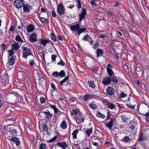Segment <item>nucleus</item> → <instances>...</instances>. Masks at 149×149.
<instances>
[{"label": "nucleus", "instance_id": "18", "mask_svg": "<svg viewBox=\"0 0 149 149\" xmlns=\"http://www.w3.org/2000/svg\"><path fill=\"white\" fill-rule=\"evenodd\" d=\"M15 59L11 56L10 59H8V62L9 65H13L15 63Z\"/></svg>", "mask_w": 149, "mask_h": 149}, {"label": "nucleus", "instance_id": "59", "mask_svg": "<svg viewBox=\"0 0 149 149\" xmlns=\"http://www.w3.org/2000/svg\"><path fill=\"white\" fill-rule=\"evenodd\" d=\"M99 37L101 38H104L105 37V36L102 34H100Z\"/></svg>", "mask_w": 149, "mask_h": 149}, {"label": "nucleus", "instance_id": "46", "mask_svg": "<svg viewBox=\"0 0 149 149\" xmlns=\"http://www.w3.org/2000/svg\"><path fill=\"white\" fill-rule=\"evenodd\" d=\"M56 56L55 55H52L51 56L52 59V61L54 62L55 61Z\"/></svg>", "mask_w": 149, "mask_h": 149}, {"label": "nucleus", "instance_id": "57", "mask_svg": "<svg viewBox=\"0 0 149 149\" xmlns=\"http://www.w3.org/2000/svg\"><path fill=\"white\" fill-rule=\"evenodd\" d=\"M119 2L118 1H117V2H116L115 3L114 5V7L118 6H119Z\"/></svg>", "mask_w": 149, "mask_h": 149}, {"label": "nucleus", "instance_id": "63", "mask_svg": "<svg viewBox=\"0 0 149 149\" xmlns=\"http://www.w3.org/2000/svg\"><path fill=\"white\" fill-rule=\"evenodd\" d=\"M99 46V44L98 42H96L94 45V47H96Z\"/></svg>", "mask_w": 149, "mask_h": 149}, {"label": "nucleus", "instance_id": "32", "mask_svg": "<svg viewBox=\"0 0 149 149\" xmlns=\"http://www.w3.org/2000/svg\"><path fill=\"white\" fill-rule=\"evenodd\" d=\"M15 39L17 41L19 42H22L23 41V40L21 37L19 35L16 36Z\"/></svg>", "mask_w": 149, "mask_h": 149}, {"label": "nucleus", "instance_id": "37", "mask_svg": "<svg viewBox=\"0 0 149 149\" xmlns=\"http://www.w3.org/2000/svg\"><path fill=\"white\" fill-rule=\"evenodd\" d=\"M88 83L89 84L90 87H92V88H94L95 87V85L94 84V82L93 81H89Z\"/></svg>", "mask_w": 149, "mask_h": 149}, {"label": "nucleus", "instance_id": "29", "mask_svg": "<svg viewBox=\"0 0 149 149\" xmlns=\"http://www.w3.org/2000/svg\"><path fill=\"white\" fill-rule=\"evenodd\" d=\"M130 140V139L128 136H125L122 140V141L125 142H128Z\"/></svg>", "mask_w": 149, "mask_h": 149}, {"label": "nucleus", "instance_id": "14", "mask_svg": "<svg viewBox=\"0 0 149 149\" xmlns=\"http://www.w3.org/2000/svg\"><path fill=\"white\" fill-rule=\"evenodd\" d=\"M83 40H85V41H89L91 43L93 42V41L91 39V37L88 35H86L84 36L83 38Z\"/></svg>", "mask_w": 149, "mask_h": 149}, {"label": "nucleus", "instance_id": "49", "mask_svg": "<svg viewBox=\"0 0 149 149\" xmlns=\"http://www.w3.org/2000/svg\"><path fill=\"white\" fill-rule=\"evenodd\" d=\"M112 68V67L111 64H108L107 68V70H111Z\"/></svg>", "mask_w": 149, "mask_h": 149}, {"label": "nucleus", "instance_id": "38", "mask_svg": "<svg viewBox=\"0 0 149 149\" xmlns=\"http://www.w3.org/2000/svg\"><path fill=\"white\" fill-rule=\"evenodd\" d=\"M75 2L77 3V7L78 9H79L81 7V4L80 1L79 0H75Z\"/></svg>", "mask_w": 149, "mask_h": 149}, {"label": "nucleus", "instance_id": "33", "mask_svg": "<svg viewBox=\"0 0 149 149\" xmlns=\"http://www.w3.org/2000/svg\"><path fill=\"white\" fill-rule=\"evenodd\" d=\"M50 37L51 39L54 42H56V39L55 37V36L53 34V33H50Z\"/></svg>", "mask_w": 149, "mask_h": 149}, {"label": "nucleus", "instance_id": "12", "mask_svg": "<svg viewBox=\"0 0 149 149\" xmlns=\"http://www.w3.org/2000/svg\"><path fill=\"white\" fill-rule=\"evenodd\" d=\"M36 35L34 33L31 35L30 36V40L31 42H33L37 40L36 39Z\"/></svg>", "mask_w": 149, "mask_h": 149}, {"label": "nucleus", "instance_id": "31", "mask_svg": "<svg viewBox=\"0 0 149 149\" xmlns=\"http://www.w3.org/2000/svg\"><path fill=\"white\" fill-rule=\"evenodd\" d=\"M68 78L69 76H67V77L65 78L63 80H62L61 81H60V83L61 85H63V83H65L66 81H67L68 79Z\"/></svg>", "mask_w": 149, "mask_h": 149}, {"label": "nucleus", "instance_id": "8", "mask_svg": "<svg viewBox=\"0 0 149 149\" xmlns=\"http://www.w3.org/2000/svg\"><path fill=\"white\" fill-rule=\"evenodd\" d=\"M80 28V26L79 24H77L76 25L72 26L70 27V29L72 31H76L78 32Z\"/></svg>", "mask_w": 149, "mask_h": 149}, {"label": "nucleus", "instance_id": "30", "mask_svg": "<svg viewBox=\"0 0 149 149\" xmlns=\"http://www.w3.org/2000/svg\"><path fill=\"white\" fill-rule=\"evenodd\" d=\"M86 28H80V29L77 32V34L79 35L82 32H84L86 31Z\"/></svg>", "mask_w": 149, "mask_h": 149}, {"label": "nucleus", "instance_id": "43", "mask_svg": "<svg viewBox=\"0 0 149 149\" xmlns=\"http://www.w3.org/2000/svg\"><path fill=\"white\" fill-rule=\"evenodd\" d=\"M13 51V49L10 50L9 51L8 55L9 56H13V55L14 54Z\"/></svg>", "mask_w": 149, "mask_h": 149}, {"label": "nucleus", "instance_id": "20", "mask_svg": "<svg viewBox=\"0 0 149 149\" xmlns=\"http://www.w3.org/2000/svg\"><path fill=\"white\" fill-rule=\"evenodd\" d=\"M61 127L63 129H65L67 127V125L66 124L65 120L62 121L61 124Z\"/></svg>", "mask_w": 149, "mask_h": 149}, {"label": "nucleus", "instance_id": "15", "mask_svg": "<svg viewBox=\"0 0 149 149\" xmlns=\"http://www.w3.org/2000/svg\"><path fill=\"white\" fill-rule=\"evenodd\" d=\"M57 145L60 146L63 149H65L68 146V145L65 142H58L57 143Z\"/></svg>", "mask_w": 149, "mask_h": 149}, {"label": "nucleus", "instance_id": "50", "mask_svg": "<svg viewBox=\"0 0 149 149\" xmlns=\"http://www.w3.org/2000/svg\"><path fill=\"white\" fill-rule=\"evenodd\" d=\"M57 64L61 65L62 66H63L64 65V63L61 60V61L57 63Z\"/></svg>", "mask_w": 149, "mask_h": 149}, {"label": "nucleus", "instance_id": "2", "mask_svg": "<svg viewBox=\"0 0 149 149\" xmlns=\"http://www.w3.org/2000/svg\"><path fill=\"white\" fill-rule=\"evenodd\" d=\"M65 8L62 4L60 3L58 5L57 12L59 15H61L65 13Z\"/></svg>", "mask_w": 149, "mask_h": 149}, {"label": "nucleus", "instance_id": "58", "mask_svg": "<svg viewBox=\"0 0 149 149\" xmlns=\"http://www.w3.org/2000/svg\"><path fill=\"white\" fill-rule=\"evenodd\" d=\"M51 86L54 89H56L55 84L52 83L51 84Z\"/></svg>", "mask_w": 149, "mask_h": 149}, {"label": "nucleus", "instance_id": "1", "mask_svg": "<svg viewBox=\"0 0 149 149\" xmlns=\"http://www.w3.org/2000/svg\"><path fill=\"white\" fill-rule=\"evenodd\" d=\"M23 50L22 56L24 58H26L27 56L31 54V53L29 49L24 46H23L22 47Z\"/></svg>", "mask_w": 149, "mask_h": 149}, {"label": "nucleus", "instance_id": "10", "mask_svg": "<svg viewBox=\"0 0 149 149\" xmlns=\"http://www.w3.org/2000/svg\"><path fill=\"white\" fill-rule=\"evenodd\" d=\"M10 140L13 141V143H15L17 146L19 145L20 144L19 139L17 137H12Z\"/></svg>", "mask_w": 149, "mask_h": 149}, {"label": "nucleus", "instance_id": "48", "mask_svg": "<svg viewBox=\"0 0 149 149\" xmlns=\"http://www.w3.org/2000/svg\"><path fill=\"white\" fill-rule=\"evenodd\" d=\"M57 137L56 136H55L53 138L51 139L49 141V142H52L54 141H55Z\"/></svg>", "mask_w": 149, "mask_h": 149}, {"label": "nucleus", "instance_id": "13", "mask_svg": "<svg viewBox=\"0 0 149 149\" xmlns=\"http://www.w3.org/2000/svg\"><path fill=\"white\" fill-rule=\"evenodd\" d=\"M19 47V43L18 42L15 43L12 45V49L13 50L16 51L18 49Z\"/></svg>", "mask_w": 149, "mask_h": 149}, {"label": "nucleus", "instance_id": "40", "mask_svg": "<svg viewBox=\"0 0 149 149\" xmlns=\"http://www.w3.org/2000/svg\"><path fill=\"white\" fill-rule=\"evenodd\" d=\"M107 72L110 77H111L114 74V72L111 70H107Z\"/></svg>", "mask_w": 149, "mask_h": 149}, {"label": "nucleus", "instance_id": "45", "mask_svg": "<svg viewBox=\"0 0 149 149\" xmlns=\"http://www.w3.org/2000/svg\"><path fill=\"white\" fill-rule=\"evenodd\" d=\"M89 97V95H85L84 97V100L86 101H87Z\"/></svg>", "mask_w": 149, "mask_h": 149}, {"label": "nucleus", "instance_id": "26", "mask_svg": "<svg viewBox=\"0 0 149 149\" xmlns=\"http://www.w3.org/2000/svg\"><path fill=\"white\" fill-rule=\"evenodd\" d=\"M42 132H47V131L48 127L46 124H44L42 127Z\"/></svg>", "mask_w": 149, "mask_h": 149}, {"label": "nucleus", "instance_id": "23", "mask_svg": "<svg viewBox=\"0 0 149 149\" xmlns=\"http://www.w3.org/2000/svg\"><path fill=\"white\" fill-rule=\"evenodd\" d=\"M89 106L91 108L93 109H95L97 107V106L94 102H92L90 104H89Z\"/></svg>", "mask_w": 149, "mask_h": 149}, {"label": "nucleus", "instance_id": "41", "mask_svg": "<svg viewBox=\"0 0 149 149\" xmlns=\"http://www.w3.org/2000/svg\"><path fill=\"white\" fill-rule=\"evenodd\" d=\"M46 118L47 119H49L52 118V114L50 113L49 112L46 115Z\"/></svg>", "mask_w": 149, "mask_h": 149}, {"label": "nucleus", "instance_id": "44", "mask_svg": "<svg viewBox=\"0 0 149 149\" xmlns=\"http://www.w3.org/2000/svg\"><path fill=\"white\" fill-rule=\"evenodd\" d=\"M127 96V95L125 93L123 92H122L120 93V97L121 98H123Z\"/></svg>", "mask_w": 149, "mask_h": 149}, {"label": "nucleus", "instance_id": "24", "mask_svg": "<svg viewBox=\"0 0 149 149\" xmlns=\"http://www.w3.org/2000/svg\"><path fill=\"white\" fill-rule=\"evenodd\" d=\"M11 135H15L17 134V130L11 128L10 129Z\"/></svg>", "mask_w": 149, "mask_h": 149}, {"label": "nucleus", "instance_id": "19", "mask_svg": "<svg viewBox=\"0 0 149 149\" xmlns=\"http://www.w3.org/2000/svg\"><path fill=\"white\" fill-rule=\"evenodd\" d=\"M5 136L7 139L10 140V139L13 136V135H11L10 131H7V132L5 134Z\"/></svg>", "mask_w": 149, "mask_h": 149}, {"label": "nucleus", "instance_id": "22", "mask_svg": "<svg viewBox=\"0 0 149 149\" xmlns=\"http://www.w3.org/2000/svg\"><path fill=\"white\" fill-rule=\"evenodd\" d=\"M49 42V41L45 39H42L40 41V43L44 46H45L47 43Z\"/></svg>", "mask_w": 149, "mask_h": 149}, {"label": "nucleus", "instance_id": "7", "mask_svg": "<svg viewBox=\"0 0 149 149\" xmlns=\"http://www.w3.org/2000/svg\"><path fill=\"white\" fill-rule=\"evenodd\" d=\"M86 14V9L85 8L82 9L81 10V13L79 15V21H81L85 17Z\"/></svg>", "mask_w": 149, "mask_h": 149}, {"label": "nucleus", "instance_id": "16", "mask_svg": "<svg viewBox=\"0 0 149 149\" xmlns=\"http://www.w3.org/2000/svg\"><path fill=\"white\" fill-rule=\"evenodd\" d=\"M97 53V58H98L99 57L102 56L103 54V51L101 49L99 48L97 49V50L96 51Z\"/></svg>", "mask_w": 149, "mask_h": 149}, {"label": "nucleus", "instance_id": "28", "mask_svg": "<svg viewBox=\"0 0 149 149\" xmlns=\"http://www.w3.org/2000/svg\"><path fill=\"white\" fill-rule=\"evenodd\" d=\"M96 116H97L98 117H100L103 119L105 117V115L102 114L99 111H98L97 112Z\"/></svg>", "mask_w": 149, "mask_h": 149}, {"label": "nucleus", "instance_id": "3", "mask_svg": "<svg viewBox=\"0 0 149 149\" xmlns=\"http://www.w3.org/2000/svg\"><path fill=\"white\" fill-rule=\"evenodd\" d=\"M14 6L17 8H21L23 6L22 0H15L13 2Z\"/></svg>", "mask_w": 149, "mask_h": 149}, {"label": "nucleus", "instance_id": "4", "mask_svg": "<svg viewBox=\"0 0 149 149\" xmlns=\"http://www.w3.org/2000/svg\"><path fill=\"white\" fill-rule=\"evenodd\" d=\"M23 11L26 13H28L30 10L32 8V7L29 4L27 3L23 5Z\"/></svg>", "mask_w": 149, "mask_h": 149}, {"label": "nucleus", "instance_id": "34", "mask_svg": "<svg viewBox=\"0 0 149 149\" xmlns=\"http://www.w3.org/2000/svg\"><path fill=\"white\" fill-rule=\"evenodd\" d=\"M143 133L142 132L141 133V135L140 136L139 138V140L140 141H142L144 140H145L146 138V137H144L143 136Z\"/></svg>", "mask_w": 149, "mask_h": 149}, {"label": "nucleus", "instance_id": "25", "mask_svg": "<svg viewBox=\"0 0 149 149\" xmlns=\"http://www.w3.org/2000/svg\"><path fill=\"white\" fill-rule=\"evenodd\" d=\"M79 132V130L78 129H76L74 131H73V133H72V135L73 136V137L74 139H76L77 138V134L78 132Z\"/></svg>", "mask_w": 149, "mask_h": 149}, {"label": "nucleus", "instance_id": "64", "mask_svg": "<svg viewBox=\"0 0 149 149\" xmlns=\"http://www.w3.org/2000/svg\"><path fill=\"white\" fill-rule=\"evenodd\" d=\"M58 39L59 40H62V38L61 36H58Z\"/></svg>", "mask_w": 149, "mask_h": 149}, {"label": "nucleus", "instance_id": "62", "mask_svg": "<svg viewBox=\"0 0 149 149\" xmlns=\"http://www.w3.org/2000/svg\"><path fill=\"white\" fill-rule=\"evenodd\" d=\"M93 144L96 146H99L98 143L97 142H94L93 143Z\"/></svg>", "mask_w": 149, "mask_h": 149}, {"label": "nucleus", "instance_id": "56", "mask_svg": "<svg viewBox=\"0 0 149 149\" xmlns=\"http://www.w3.org/2000/svg\"><path fill=\"white\" fill-rule=\"evenodd\" d=\"M52 14L53 17H55L56 16V14L54 11H52Z\"/></svg>", "mask_w": 149, "mask_h": 149}, {"label": "nucleus", "instance_id": "27", "mask_svg": "<svg viewBox=\"0 0 149 149\" xmlns=\"http://www.w3.org/2000/svg\"><path fill=\"white\" fill-rule=\"evenodd\" d=\"M86 132L88 136H90V134H92V128H91L89 129L86 130Z\"/></svg>", "mask_w": 149, "mask_h": 149}, {"label": "nucleus", "instance_id": "60", "mask_svg": "<svg viewBox=\"0 0 149 149\" xmlns=\"http://www.w3.org/2000/svg\"><path fill=\"white\" fill-rule=\"evenodd\" d=\"M128 107L132 109H134L135 108V106H131V105H129Z\"/></svg>", "mask_w": 149, "mask_h": 149}, {"label": "nucleus", "instance_id": "6", "mask_svg": "<svg viewBox=\"0 0 149 149\" xmlns=\"http://www.w3.org/2000/svg\"><path fill=\"white\" fill-rule=\"evenodd\" d=\"M107 93L110 95H113L114 93V90L113 88L111 87L107 88L106 89Z\"/></svg>", "mask_w": 149, "mask_h": 149}, {"label": "nucleus", "instance_id": "39", "mask_svg": "<svg viewBox=\"0 0 149 149\" xmlns=\"http://www.w3.org/2000/svg\"><path fill=\"white\" fill-rule=\"evenodd\" d=\"M46 148V146L45 144L41 143L40 145L39 149H45Z\"/></svg>", "mask_w": 149, "mask_h": 149}, {"label": "nucleus", "instance_id": "51", "mask_svg": "<svg viewBox=\"0 0 149 149\" xmlns=\"http://www.w3.org/2000/svg\"><path fill=\"white\" fill-rule=\"evenodd\" d=\"M29 63L30 64V65L31 66H33V60H31L29 61Z\"/></svg>", "mask_w": 149, "mask_h": 149}, {"label": "nucleus", "instance_id": "35", "mask_svg": "<svg viewBox=\"0 0 149 149\" xmlns=\"http://www.w3.org/2000/svg\"><path fill=\"white\" fill-rule=\"evenodd\" d=\"M60 75L59 76L62 77H64L65 76V73L64 71L63 70H61L60 72H59Z\"/></svg>", "mask_w": 149, "mask_h": 149}, {"label": "nucleus", "instance_id": "9", "mask_svg": "<svg viewBox=\"0 0 149 149\" xmlns=\"http://www.w3.org/2000/svg\"><path fill=\"white\" fill-rule=\"evenodd\" d=\"M111 81V79L110 77H106L103 79L102 83L105 85L110 83Z\"/></svg>", "mask_w": 149, "mask_h": 149}, {"label": "nucleus", "instance_id": "52", "mask_svg": "<svg viewBox=\"0 0 149 149\" xmlns=\"http://www.w3.org/2000/svg\"><path fill=\"white\" fill-rule=\"evenodd\" d=\"M1 49H2L3 50L6 47V45L4 43H3L1 44Z\"/></svg>", "mask_w": 149, "mask_h": 149}, {"label": "nucleus", "instance_id": "36", "mask_svg": "<svg viewBox=\"0 0 149 149\" xmlns=\"http://www.w3.org/2000/svg\"><path fill=\"white\" fill-rule=\"evenodd\" d=\"M118 79L116 77H113L111 79V81L114 82H115L116 83H117L118 81Z\"/></svg>", "mask_w": 149, "mask_h": 149}, {"label": "nucleus", "instance_id": "61", "mask_svg": "<svg viewBox=\"0 0 149 149\" xmlns=\"http://www.w3.org/2000/svg\"><path fill=\"white\" fill-rule=\"evenodd\" d=\"M74 7V4H72L71 6H67L68 8H69L70 9H72Z\"/></svg>", "mask_w": 149, "mask_h": 149}, {"label": "nucleus", "instance_id": "17", "mask_svg": "<svg viewBox=\"0 0 149 149\" xmlns=\"http://www.w3.org/2000/svg\"><path fill=\"white\" fill-rule=\"evenodd\" d=\"M34 28V26L32 25H29L27 27V31L28 32H30L32 31Z\"/></svg>", "mask_w": 149, "mask_h": 149}, {"label": "nucleus", "instance_id": "55", "mask_svg": "<svg viewBox=\"0 0 149 149\" xmlns=\"http://www.w3.org/2000/svg\"><path fill=\"white\" fill-rule=\"evenodd\" d=\"M41 20L44 22L46 23L47 21V20L45 18L43 17H41Z\"/></svg>", "mask_w": 149, "mask_h": 149}, {"label": "nucleus", "instance_id": "5", "mask_svg": "<svg viewBox=\"0 0 149 149\" xmlns=\"http://www.w3.org/2000/svg\"><path fill=\"white\" fill-rule=\"evenodd\" d=\"M104 104L107 106L110 109H112L115 107V105L112 103H109L107 100H104L103 101Z\"/></svg>", "mask_w": 149, "mask_h": 149}, {"label": "nucleus", "instance_id": "53", "mask_svg": "<svg viewBox=\"0 0 149 149\" xmlns=\"http://www.w3.org/2000/svg\"><path fill=\"white\" fill-rule=\"evenodd\" d=\"M15 27L13 26H11L10 29V31H13L14 30Z\"/></svg>", "mask_w": 149, "mask_h": 149}, {"label": "nucleus", "instance_id": "54", "mask_svg": "<svg viewBox=\"0 0 149 149\" xmlns=\"http://www.w3.org/2000/svg\"><path fill=\"white\" fill-rule=\"evenodd\" d=\"M90 3L93 6H96V4L94 1H92L90 2Z\"/></svg>", "mask_w": 149, "mask_h": 149}, {"label": "nucleus", "instance_id": "42", "mask_svg": "<svg viewBox=\"0 0 149 149\" xmlns=\"http://www.w3.org/2000/svg\"><path fill=\"white\" fill-rule=\"evenodd\" d=\"M52 75L55 77H57L59 76L60 74L59 72L57 71H55L53 73Z\"/></svg>", "mask_w": 149, "mask_h": 149}, {"label": "nucleus", "instance_id": "47", "mask_svg": "<svg viewBox=\"0 0 149 149\" xmlns=\"http://www.w3.org/2000/svg\"><path fill=\"white\" fill-rule=\"evenodd\" d=\"M41 103H44L45 102V99L43 97H41L40 99Z\"/></svg>", "mask_w": 149, "mask_h": 149}, {"label": "nucleus", "instance_id": "11", "mask_svg": "<svg viewBox=\"0 0 149 149\" xmlns=\"http://www.w3.org/2000/svg\"><path fill=\"white\" fill-rule=\"evenodd\" d=\"M113 121L112 118H111L110 121L108 123L106 124V126L110 130L112 129V127L113 126Z\"/></svg>", "mask_w": 149, "mask_h": 149}, {"label": "nucleus", "instance_id": "21", "mask_svg": "<svg viewBox=\"0 0 149 149\" xmlns=\"http://www.w3.org/2000/svg\"><path fill=\"white\" fill-rule=\"evenodd\" d=\"M79 109H73L71 113L72 115H77V114L79 113Z\"/></svg>", "mask_w": 149, "mask_h": 149}]
</instances>
